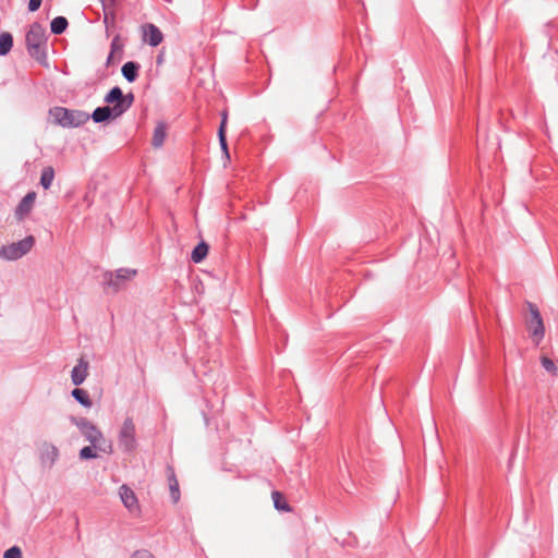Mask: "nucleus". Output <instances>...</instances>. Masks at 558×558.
Returning a JSON list of instances; mask_svg holds the SVG:
<instances>
[{
    "label": "nucleus",
    "instance_id": "f257e3e1",
    "mask_svg": "<svg viewBox=\"0 0 558 558\" xmlns=\"http://www.w3.org/2000/svg\"><path fill=\"white\" fill-rule=\"evenodd\" d=\"M26 49L28 54L40 64L47 62V36L45 28L38 22H34L25 36Z\"/></svg>",
    "mask_w": 558,
    "mask_h": 558
},
{
    "label": "nucleus",
    "instance_id": "f03ea898",
    "mask_svg": "<svg viewBox=\"0 0 558 558\" xmlns=\"http://www.w3.org/2000/svg\"><path fill=\"white\" fill-rule=\"evenodd\" d=\"M72 424L78 427L84 438L99 451L111 454L113 452L111 441H107L101 430L86 417L71 416Z\"/></svg>",
    "mask_w": 558,
    "mask_h": 558
},
{
    "label": "nucleus",
    "instance_id": "7ed1b4c3",
    "mask_svg": "<svg viewBox=\"0 0 558 558\" xmlns=\"http://www.w3.org/2000/svg\"><path fill=\"white\" fill-rule=\"evenodd\" d=\"M54 123L62 128H78L89 120V113L77 109H68L65 107H53L49 110Z\"/></svg>",
    "mask_w": 558,
    "mask_h": 558
},
{
    "label": "nucleus",
    "instance_id": "20e7f679",
    "mask_svg": "<svg viewBox=\"0 0 558 558\" xmlns=\"http://www.w3.org/2000/svg\"><path fill=\"white\" fill-rule=\"evenodd\" d=\"M136 275V270L129 268H120L112 271H106L102 275V286L106 293H117L125 288L126 282Z\"/></svg>",
    "mask_w": 558,
    "mask_h": 558
},
{
    "label": "nucleus",
    "instance_id": "39448f33",
    "mask_svg": "<svg viewBox=\"0 0 558 558\" xmlns=\"http://www.w3.org/2000/svg\"><path fill=\"white\" fill-rule=\"evenodd\" d=\"M35 238L27 235L24 239L8 245L0 246V258L4 260H17L33 248Z\"/></svg>",
    "mask_w": 558,
    "mask_h": 558
},
{
    "label": "nucleus",
    "instance_id": "423d86ee",
    "mask_svg": "<svg viewBox=\"0 0 558 558\" xmlns=\"http://www.w3.org/2000/svg\"><path fill=\"white\" fill-rule=\"evenodd\" d=\"M104 101L106 104L116 105L118 112L122 116L132 107L134 102V94L129 93L124 95L119 86H114L106 94Z\"/></svg>",
    "mask_w": 558,
    "mask_h": 558
},
{
    "label": "nucleus",
    "instance_id": "0eeeda50",
    "mask_svg": "<svg viewBox=\"0 0 558 558\" xmlns=\"http://www.w3.org/2000/svg\"><path fill=\"white\" fill-rule=\"evenodd\" d=\"M526 306L530 312V317L526 319V326L530 329L533 339L536 341V343H539L545 335L542 315L534 303L527 301Z\"/></svg>",
    "mask_w": 558,
    "mask_h": 558
},
{
    "label": "nucleus",
    "instance_id": "6e6552de",
    "mask_svg": "<svg viewBox=\"0 0 558 558\" xmlns=\"http://www.w3.org/2000/svg\"><path fill=\"white\" fill-rule=\"evenodd\" d=\"M136 429L131 417H126L119 432V446L124 452H132L136 448Z\"/></svg>",
    "mask_w": 558,
    "mask_h": 558
},
{
    "label": "nucleus",
    "instance_id": "1a4fd4ad",
    "mask_svg": "<svg viewBox=\"0 0 558 558\" xmlns=\"http://www.w3.org/2000/svg\"><path fill=\"white\" fill-rule=\"evenodd\" d=\"M37 194L29 191L17 204L14 210V217L17 221H23L33 210Z\"/></svg>",
    "mask_w": 558,
    "mask_h": 558
},
{
    "label": "nucleus",
    "instance_id": "9d476101",
    "mask_svg": "<svg viewBox=\"0 0 558 558\" xmlns=\"http://www.w3.org/2000/svg\"><path fill=\"white\" fill-rule=\"evenodd\" d=\"M121 117L118 112V108L116 105L97 107L92 114H89V119H93L95 123H104L109 122L110 120H114Z\"/></svg>",
    "mask_w": 558,
    "mask_h": 558
},
{
    "label": "nucleus",
    "instance_id": "9b49d317",
    "mask_svg": "<svg viewBox=\"0 0 558 558\" xmlns=\"http://www.w3.org/2000/svg\"><path fill=\"white\" fill-rule=\"evenodd\" d=\"M143 37L151 47H157L163 39L161 31L154 24L148 23L143 26Z\"/></svg>",
    "mask_w": 558,
    "mask_h": 558
},
{
    "label": "nucleus",
    "instance_id": "f8f14e48",
    "mask_svg": "<svg viewBox=\"0 0 558 558\" xmlns=\"http://www.w3.org/2000/svg\"><path fill=\"white\" fill-rule=\"evenodd\" d=\"M119 495L125 508H128L131 512L138 509L137 497L128 485L123 484L120 486Z\"/></svg>",
    "mask_w": 558,
    "mask_h": 558
},
{
    "label": "nucleus",
    "instance_id": "ddd939ff",
    "mask_svg": "<svg viewBox=\"0 0 558 558\" xmlns=\"http://www.w3.org/2000/svg\"><path fill=\"white\" fill-rule=\"evenodd\" d=\"M88 375V362L84 359H80L78 363L73 367L71 372V379L73 385L80 386L84 383Z\"/></svg>",
    "mask_w": 558,
    "mask_h": 558
},
{
    "label": "nucleus",
    "instance_id": "4468645a",
    "mask_svg": "<svg viewBox=\"0 0 558 558\" xmlns=\"http://www.w3.org/2000/svg\"><path fill=\"white\" fill-rule=\"evenodd\" d=\"M167 478L169 482V489L171 499L174 504L180 500L179 482L175 476V472L172 465L168 464L166 468Z\"/></svg>",
    "mask_w": 558,
    "mask_h": 558
},
{
    "label": "nucleus",
    "instance_id": "2eb2a0df",
    "mask_svg": "<svg viewBox=\"0 0 558 558\" xmlns=\"http://www.w3.org/2000/svg\"><path fill=\"white\" fill-rule=\"evenodd\" d=\"M141 65L135 61H128L122 65L121 72L123 77L129 82L133 83L138 77V71Z\"/></svg>",
    "mask_w": 558,
    "mask_h": 558
},
{
    "label": "nucleus",
    "instance_id": "dca6fc26",
    "mask_svg": "<svg viewBox=\"0 0 558 558\" xmlns=\"http://www.w3.org/2000/svg\"><path fill=\"white\" fill-rule=\"evenodd\" d=\"M208 251H209V245L202 241L199 242L192 251L191 253V259L195 263V264H198L201 262H203L205 259V257L207 256L208 254Z\"/></svg>",
    "mask_w": 558,
    "mask_h": 558
},
{
    "label": "nucleus",
    "instance_id": "f3484780",
    "mask_svg": "<svg viewBox=\"0 0 558 558\" xmlns=\"http://www.w3.org/2000/svg\"><path fill=\"white\" fill-rule=\"evenodd\" d=\"M166 130H167V126L163 122H159L155 130H154V134H153V140H151V144L154 147L158 148V147H161L163 142H165V138H166Z\"/></svg>",
    "mask_w": 558,
    "mask_h": 558
},
{
    "label": "nucleus",
    "instance_id": "a211bd4d",
    "mask_svg": "<svg viewBox=\"0 0 558 558\" xmlns=\"http://www.w3.org/2000/svg\"><path fill=\"white\" fill-rule=\"evenodd\" d=\"M71 395L81 405L85 408H90L93 405L92 399L86 390L74 388Z\"/></svg>",
    "mask_w": 558,
    "mask_h": 558
},
{
    "label": "nucleus",
    "instance_id": "6ab92c4d",
    "mask_svg": "<svg viewBox=\"0 0 558 558\" xmlns=\"http://www.w3.org/2000/svg\"><path fill=\"white\" fill-rule=\"evenodd\" d=\"M69 26V22L64 16H57L50 23V31L54 35H61Z\"/></svg>",
    "mask_w": 558,
    "mask_h": 558
},
{
    "label": "nucleus",
    "instance_id": "aec40b11",
    "mask_svg": "<svg viewBox=\"0 0 558 558\" xmlns=\"http://www.w3.org/2000/svg\"><path fill=\"white\" fill-rule=\"evenodd\" d=\"M58 457H59L58 448L56 446H50L41 453V462L44 464H47L50 468L54 464Z\"/></svg>",
    "mask_w": 558,
    "mask_h": 558
},
{
    "label": "nucleus",
    "instance_id": "412c9836",
    "mask_svg": "<svg viewBox=\"0 0 558 558\" xmlns=\"http://www.w3.org/2000/svg\"><path fill=\"white\" fill-rule=\"evenodd\" d=\"M13 47V36L8 33L0 34V56H7Z\"/></svg>",
    "mask_w": 558,
    "mask_h": 558
},
{
    "label": "nucleus",
    "instance_id": "4be33fe9",
    "mask_svg": "<svg viewBox=\"0 0 558 558\" xmlns=\"http://www.w3.org/2000/svg\"><path fill=\"white\" fill-rule=\"evenodd\" d=\"M271 497L274 500V506L277 510L286 511V512H290L292 510V508L287 502V500L284 499L283 495L280 492L274 490L271 493Z\"/></svg>",
    "mask_w": 558,
    "mask_h": 558
},
{
    "label": "nucleus",
    "instance_id": "5701e85b",
    "mask_svg": "<svg viewBox=\"0 0 558 558\" xmlns=\"http://www.w3.org/2000/svg\"><path fill=\"white\" fill-rule=\"evenodd\" d=\"M53 179H54V170H53V168L50 167V166L45 167L43 169L41 175H40V185L45 190H48L51 186Z\"/></svg>",
    "mask_w": 558,
    "mask_h": 558
},
{
    "label": "nucleus",
    "instance_id": "b1692460",
    "mask_svg": "<svg viewBox=\"0 0 558 558\" xmlns=\"http://www.w3.org/2000/svg\"><path fill=\"white\" fill-rule=\"evenodd\" d=\"M96 450L98 449L95 448L93 445L85 446L80 450L78 457L81 460L96 459L98 457Z\"/></svg>",
    "mask_w": 558,
    "mask_h": 558
},
{
    "label": "nucleus",
    "instance_id": "393cba45",
    "mask_svg": "<svg viewBox=\"0 0 558 558\" xmlns=\"http://www.w3.org/2000/svg\"><path fill=\"white\" fill-rule=\"evenodd\" d=\"M123 46H124V45H123V43H122V40H121V37H120V35L118 34V35H116V36L112 38V40H111V44H110V52H111V53H114V54H116V53H120V54H122V52H123Z\"/></svg>",
    "mask_w": 558,
    "mask_h": 558
},
{
    "label": "nucleus",
    "instance_id": "a878e982",
    "mask_svg": "<svg viewBox=\"0 0 558 558\" xmlns=\"http://www.w3.org/2000/svg\"><path fill=\"white\" fill-rule=\"evenodd\" d=\"M3 558H23L22 550L19 546H12L4 551Z\"/></svg>",
    "mask_w": 558,
    "mask_h": 558
},
{
    "label": "nucleus",
    "instance_id": "bb28decb",
    "mask_svg": "<svg viewBox=\"0 0 558 558\" xmlns=\"http://www.w3.org/2000/svg\"><path fill=\"white\" fill-rule=\"evenodd\" d=\"M218 137L221 150L225 153L227 157H229L226 131H218Z\"/></svg>",
    "mask_w": 558,
    "mask_h": 558
},
{
    "label": "nucleus",
    "instance_id": "cd10ccee",
    "mask_svg": "<svg viewBox=\"0 0 558 558\" xmlns=\"http://www.w3.org/2000/svg\"><path fill=\"white\" fill-rule=\"evenodd\" d=\"M542 366L549 373H555L557 371V367L551 359L547 356H543L541 360Z\"/></svg>",
    "mask_w": 558,
    "mask_h": 558
},
{
    "label": "nucleus",
    "instance_id": "c85d7f7f",
    "mask_svg": "<svg viewBox=\"0 0 558 558\" xmlns=\"http://www.w3.org/2000/svg\"><path fill=\"white\" fill-rule=\"evenodd\" d=\"M99 1L101 2L104 12H108V11L116 12V7L118 4V0H99Z\"/></svg>",
    "mask_w": 558,
    "mask_h": 558
},
{
    "label": "nucleus",
    "instance_id": "c756f323",
    "mask_svg": "<svg viewBox=\"0 0 558 558\" xmlns=\"http://www.w3.org/2000/svg\"><path fill=\"white\" fill-rule=\"evenodd\" d=\"M114 20H116V12L114 11L104 12V23H105L107 28L109 27L110 24L113 25Z\"/></svg>",
    "mask_w": 558,
    "mask_h": 558
},
{
    "label": "nucleus",
    "instance_id": "7c9ffc66",
    "mask_svg": "<svg viewBox=\"0 0 558 558\" xmlns=\"http://www.w3.org/2000/svg\"><path fill=\"white\" fill-rule=\"evenodd\" d=\"M131 558H155V556L146 549H140L134 551Z\"/></svg>",
    "mask_w": 558,
    "mask_h": 558
},
{
    "label": "nucleus",
    "instance_id": "2f4dec72",
    "mask_svg": "<svg viewBox=\"0 0 558 558\" xmlns=\"http://www.w3.org/2000/svg\"><path fill=\"white\" fill-rule=\"evenodd\" d=\"M41 3H43V0H29L28 1V11L29 12L37 11L40 8Z\"/></svg>",
    "mask_w": 558,
    "mask_h": 558
},
{
    "label": "nucleus",
    "instance_id": "473e14b6",
    "mask_svg": "<svg viewBox=\"0 0 558 558\" xmlns=\"http://www.w3.org/2000/svg\"><path fill=\"white\" fill-rule=\"evenodd\" d=\"M227 122H228V111L223 110L221 112V122H220L218 131H226Z\"/></svg>",
    "mask_w": 558,
    "mask_h": 558
},
{
    "label": "nucleus",
    "instance_id": "72a5a7b5",
    "mask_svg": "<svg viewBox=\"0 0 558 558\" xmlns=\"http://www.w3.org/2000/svg\"><path fill=\"white\" fill-rule=\"evenodd\" d=\"M114 53H111L109 52V56L107 57V60H106V66H110L114 63Z\"/></svg>",
    "mask_w": 558,
    "mask_h": 558
}]
</instances>
